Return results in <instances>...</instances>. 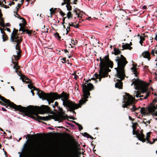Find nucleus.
I'll use <instances>...</instances> for the list:
<instances>
[{"label":"nucleus","mask_w":157,"mask_h":157,"mask_svg":"<svg viewBox=\"0 0 157 157\" xmlns=\"http://www.w3.org/2000/svg\"><path fill=\"white\" fill-rule=\"evenodd\" d=\"M2 109L3 111H6V109L3 107H2Z\"/></svg>","instance_id":"nucleus-38"},{"label":"nucleus","mask_w":157,"mask_h":157,"mask_svg":"<svg viewBox=\"0 0 157 157\" xmlns=\"http://www.w3.org/2000/svg\"><path fill=\"white\" fill-rule=\"evenodd\" d=\"M135 79L131 84V86L134 84L136 86V90H138L141 91L140 93L138 91L136 93V97L137 98L140 97L139 99L141 100L142 99H146L149 96L150 93L146 86V83L143 81L140 80L138 78Z\"/></svg>","instance_id":"nucleus-5"},{"label":"nucleus","mask_w":157,"mask_h":157,"mask_svg":"<svg viewBox=\"0 0 157 157\" xmlns=\"http://www.w3.org/2000/svg\"><path fill=\"white\" fill-rule=\"evenodd\" d=\"M155 141H157V139H154L153 140V143H154Z\"/></svg>","instance_id":"nucleus-49"},{"label":"nucleus","mask_w":157,"mask_h":157,"mask_svg":"<svg viewBox=\"0 0 157 157\" xmlns=\"http://www.w3.org/2000/svg\"><path fill=\"white\" fill-rule=\"evenodd\" d=\"M143 56L146 58H147L148 60H149L150 59V54L148 51H146L143 52L142 53Z\"/></svg>","instance_id":"nucleus-14"},{"label":"nucleus","mask_w":157,"mask_h":157,"mask_svg":"<svg viewBox=\"0 0 157 157\" xmlns=\"http://www.w3.org/2000/svg\"><path fill=\"white\" fill-rule=\"evenodd\" d=\"M142 8L144 9H146L147 8V7L145 6H143Z\"/></svg>","instance_id":"nucleus-41"},{"label":"nucleus","mask_w":157,"mask_h":157,"mask_svg":"<svg viewBox=\"0 0 157 157\" xmlns=\"http://www.w3.org/2000/svg\"><path fill=\"white\" fill-rule=\"evenodd\" d=\"M75 124L77 125L78 126V125H79V124H78V123L76 122V123H75Z\"/></svg>","instance_id":"nucleus-50"},{"label":"nucleus","mask_w":157,"mask_h":157,"mask_svg":"<svg viewBox=\"0 0 157 157\" xmlns=\"http://www.w3.org/2000/svg\"><path fill=\"white\" fill-rule=\"evenodd\" d=\"M55 36L56 38L59 40L61 38V37L59 36V34L57 33L55 34Z\"/></svg>","instance_id":"nucleus-27"},{"label":"nucleus","mask_w":157,"mask_h":157,"mask_svg":"<svg viewBox=\"0 0 157 157\" xmlns=\"http://www.w3.org/2000/svg\"><path fill=\"white\" fill-rule=\"evenodd\" d=\"M78 129L80 131L82 129V127L81 125L80 124L79 125H78Z\"/></svg>","instance_id":"nucleus-31"},{"label":"nucleus","mask_w":157,"mask_h":157,"mask_svg":"<svg viewBox=\"0 0 157 157\" xmlns=\"http://www.w3.org/2000/svg\"><path fill=\"white\" fill-rule=\"evenodd\" d=\"M123 97L124 101L123 102L124 103L122 105V106L124 108L127 107L128 106L132 104L134 100V98L128 94L126 93L125 95Z\"/></svg>","instance_id":"nucleus-8"},{"label":"nucleus","mask_w":157,"mask_h":157,"mask_svg":"<svg viewBox=\"0 0 157 157\" xmlns=\"http://www.w3.org/2000/svg\"><path fill=\"white\" fill-rule=\"evenodd\" d=\"M45 27V25H42L40 27V28H41L42 29H43Z\"/></svg>","instance_id":"nucleus-42"},{"label":"nucleus","mask_w":157,"mask_h":157,"mask_svg":"<svg viewBox=\"0 0 157 157\" xmlns=\"http://www.w3.org/2000/svg\"><path fill=\"white\" fill-rule=\"evenodd\" d=\"M140 41L139 42L140 43L141 45H142L143 41L144 40V38L142 36H140Z\"/></svg>","instance_id":"nucleus-22"},{"label":"nucleus","mask_w":157,"mask_h":157,"mask_svg":"<svg viewBox=\"0 0 157 157\" xmlns=\"http://www.w3.org/2000/svg\"><path fill=\"white\" fill-rule=\"evenodd\" d=\"M76 75V72H74V73L73 74H72V75Z\"/></svg>","instance_id":"nucleus-55"},{"label":"nucleus","mask_w":157,"mask_h":157,"mask_svg":"<svg viewBox=\"0 0 157 157\" xmlns=\"http://www.w3.org/2000/svg\"><path fill=\"white\" fill-rule=\"evenodd\" d=\"M22 28L20 27V28L19 29V31H22Z\"/></svg>","instance_id":"nucleus-48"},{"label":"nucleus","mask_w":157,"mask_h":157,"mask_svg":"<svg viewBox=\"0 0 157 157\" xmlns=\"http://www.w3.org/2000/svg\"><path fill=\"white\" fill-rule=\"evenodd\" d=\"M62 120L61 119L59 118H57L55 120V121H58L59 123L62 122Z\"/></svg>","instance_id":"nucleus-32"},{"label":"nucleus","mask_w":157,"mask_h":157,"mask_svg":"<svg viewBox=\"0 0 157 157\" xmlns=\"http://www.w3.org/2000/svg\"><path fill=\"white\" fill-rule=\"evenodd\" d=\"M39 97L41 98L43 100H46L49 105L51 103H52L55 100L61 99L63 101V105L67 107L70 111L74 112V110L80 107L79 104H75L73 102L69 101V95L64 92H63L60 95L56 93H53L51 92L50 93L45 94L42 92H41L40 95H39Z\"/></svg>","instance_id":"nucleus-1"},{"label":"nucleus","mask_w":157,"mask_h":157,"mask_svg":"<svg viewBox=\"0 0 157 157\" xmlns=\"http://www.w3.org/2000/svg\"><path fill=\"white\" fill-rule=\"evenodd\" d=\"M70 29V27H69V26L67 27V29H66V30H67V33H68V31L67 30V29H69V30Z\"/></svg>","instance_id":"nucleus-45"},{"label":"nucleus","mask_w":157,"mask_h":157,"mask_svg":"<svg viewBox=\"0 0 157 157\" xmlns=\"http://www.w3.org/2000/svg\"><path fill=\"white\" fill-rule=\"evenodd\" d=\"M65 4V2H63V3H62V4H61V5L62 6H63V5L64 4Z\"/></svg>","instance_id":"nucleus-57"},{"label":"nucleus","mask_w":157,"mask_h":157,"mask_svg":"<svg viewBox=\"0 0 157 157\" xmlns=\"http://www.w3.org/2000/svg\"><path fill=\"white\" fill-rule=\"evenodd\" d=\"M75 42L74 40H72L71 39V43L70 44H69L70 46H69V47H70V46L71 48L73 47V46H71V44H73V45H74L75 44Z\"/></svg>","instance_id":"nucleus-28"},{"label":"nucleus","mask_w":157,"mask_h":157,"mask_svg":"<svg viewBox=\"0 0 157 157\" xmlns=\"http://www.w3.org/2000/svg\"><path fill=\"white\" fill-rule=\"evenodd\" d=\"M31 93H32V95L33 96H34V93L33 92L32 90H31Z\"/></svg>","instance_id":"nucleus-44"},{"label":"nucleus","mask_w":157,"mask_h":157,"mask_svg":"<svg viewBox=\"0 0 157 157\" xmlns=\"http://www.w3.org/2000/svg\"><path fill=\"white\" fill-rule=\"evenodd\" d=\"M18 30L14 28L11 34L10 40L12 42H17V44L15 46V49L16 51L15 54L13 56L14 58H16L17 57L19 58L20 57V54L21 53V51L19 48V45L22 41L20 37L18 36L17 33Z\"/></svg>","instance_id":"nucleus-6"},{"label":"nucleus","mask_w":157,"mask_h":157,"mask_svg":"<svg viewBox=\"0 0 157 157\" xmlns=\"http://www.w3.org/2000/svg\"><path fill=\"white\" fill-rule=\"evenodd\" d=\"M135 134L136 136V137L138 138V139L142 141L143 142H144L146 140L144 138V135L141 132H140V133H138L137 132H136L135 133L134 132V130H133V134L134 135Z\"/></svg>","instance_id":"nucleus-10"},{"label":"nucleus","mask_w":157,"mask_h":157,"mask_svg":"<svg viewBox=\"0 0 157 157\" xmlns=\"http://www.w3.org/2000/svg\"><path fill=\"white\" fill-rule=\"evenodd\" d=\"M155 108L156 106L154 104L148 107L147 109H146L144 108H141L140 111L141 114H148L147 113V111L149 113H153Z\"/></svg>","instance_id":"nucleus-9"},{"label":"nucleus","mask_w":157,"mask_h":157,"mask_svg":"<svg viewBox=\"0 0 157 157\" xmlns=\"http://www.w3.org/2000/svg\"><path fill=\"white\" fill-rule=\"evenodd\" d=\"M21 80H22V82H24V79H23V78H22V79H21Z\"/></svg>","instance_id":"nucleus-62"},{"label":"nucleus","mask_w":157,"mask_h":157,"mask_svg":"<svg viewBox=\"0 0 157 157\" xmlns=\"http://www.w3.org/2000/svg\"><path fill=\"white\" fill-rule=\"evenodd\" d=\"M122 47L123 50L124 49L131 50L132 48V47L130 46L129 44H125L123 45Z\"/></svg>","instance_id":"nucleus-15"},{"label":"nucleus","mask_w":157,"mask_h":157,"mask_svg":"<svg viewBox=\"0 0 157 157\" xmlns=\"http://www.w3.org/2000/svg\"><path fill=\"white\" fill-rule=\"evenodd\" d=\"M115 60L117 63V67L115 68V69L117 71V77L120 79V80L117 79V82L115 84V87L121 89L122 88V82L121 80L123 79L125 76L124 68L128 62L126 58L122 55L117 57Z\"/></svg>","instance_id":"nucleus-3"},{"label":"nucleus","mask_w":157,"mask_h":157,"mask_svg":"<svg viewBox=\"0 0 157 157\" xmlns=\"http://www.w3.org/2000/svg\"><path fill=\"white\" fill-rule=\"evenodd\" d=\"M91 79H92L93 80H94L95 81V83H96L97 82V81L95 79V78H91Z\"/></svg>","instance_id":"nucleus-37"},{"label":"nucleus","mask_w":157,"mask_h":157,"mask_svg":"<svg viewBox=\"0 0 157 157\" xmlns=\"http://www.w3.org/2000/svg\"><path fill=\"white\" fill-rule=\"evenodd\" d=\"M137 66V65L136 64H133L132 67L131 68V70L132 72H133L134 75L135 77H137L138 74L136 68V67Z\"/></svg>","instance_id":"nucleus-12"},{"label":"nucleus","mask_w":157,"mask_h":157,"mask_svg":"<svg viewBox=\"0 0 157 157\" xmlns=\"http://www.w3.org/2000/svg\"><path fill=\"white\" fill-rule=\"evenodd\" d=\"M60 13L62 16H64L65 15V14L62 11H60Z\"/></svg>","instance_id":"nucleus-33"},{"label":"nucleus","mask_w":157,"mask_h":157,"mask_svg":"<svg viewBox=\"0 0 157 157\" xmlns=\"http://www.w3.org/2000/svg\"><path fill=\"white\" fill-rule=\"evenodd\" d=\"M140 108L139 107L137 108H136L134 105H132V107L130 109L132 112H135L136 110H138Z\"/></svg>","instance_id":"nucleus-18"},{"label":"nucleus","mask_w":157,"mask_h":157,"mask_svg":"<svg viewBox=\"0 0 157 157\" xmlns=\"http://www.w3.org/2000/svg\"><path fill=\"white\" fill-rule=\"evenodd\" d=\"M66 7L67 8V10L68 11H71L72 9V7L70 5L69 3H68L67 4L66 6Z\"/></svg>","instance_id":"nucleus-23"},{"label":"nucleus","mask_w":157,"mask_h":157,"mask_svg":"<svg viewBox=\"0 0 157 157\" xmlns=\"http://www.w3.org/2000/svg\"><path fill=\"white\" fill-rule=\"evenodd\" d=\"M78 77V76L77 75H75L74 76V78L75 79H77Z\"/></svg>","instance_id":"nucleus-34"},{"label":"nucleus","mask_w":157,"mask_h":157,"mask_svg":"<svg viewBox=\"0 0 157 157\" xmlns=\"http://www.w3.org/2000/svg\"><path fill=\"white\" fill-rule=\"evenodd\" d=\"M41 107V109L45 112H48L49 111V107L48 105H42Z\"/></svg>","instance_id":"nucleus-16"},{"label":"nucleus","mask_w":157,"mask_h":157,"mask_svg":"<svg viewBox=\"0 0 157 157\" xmlns=\"http://www.w3.org/2000/svg\"><path fill=\"white\" fill-rule=\"evenodd\" d=\"M0 130L1 131H3V130L2 128H0Z\"/></svg>","instance_id":"nucleus-63"},{"label":"nucleus","mask_w":157,"mask_h":157,"mask_svg":"<svg viewBox=\"0 0 157 157\" xmlns=\"http://www.w3.org/2000/svg\"><path fill=\"white\" fill-rule=\"evenodd\" d=\"M75 27L76 28H77L78 27V26L77 25H76V26H75Z\"/></svg>","instance_id":"nucleus-64"},{"label":"nucleus","mask_w":157,"mask_h":157,"mask_svg":"<svg viewBox=\"0 0 157 157\" xmlns=\"http://www.w3.org/2000/svg\"><path fill=\"white\" fill-rule=\"evenodd\" d=\"M153 115H155L156 116H157V113H154Z\"/></svg>","instance_id":"nucleus-56"},{"label":"nucleus","mask_w":157,"mask_h":157,"mask_svg":"<svg viewBox=\"0 0 157 157\" xmlns=\"http://www.w3.org/2000/svg\"><path fill=\"white\" fill-rule=\"evenodd\" d=\"M12 5L14 4V2H12L11 3Z\"/></svg>","instance_id":"nucleus-61"},{"label":"nucleus","mask_w":157,"mask_h":157,"mask_svg":"<svg viewBox=\"0 0 157 157\" xmlns=\"http://www.w3.org/2000/svg\"><path fill=\"white\" fill-rule=\"evenodd\" d=\"M58 105V103L57 101H56L55 102L54 105H53L52 106L53 108H55V106H57Z\"/></svg>","instance_id":"nucleus-30"},{"label":"nucleus","mask_w":157,"mask_h":157,"mask_svg":"<svg viewBox=\"0 0 157 157\" xmlns=\"http://www.w3.org/2000/svg\"><path fill=\"white\" fill-rule=\"evenodd\" d=\"M93 87V84L90 83L87 84V85H83V95L84 99L80 100L79 101V104L80 105H82L87 101V100L86 99L88 98V96L90 94L89 91L91 90Z\"/></svg>","instance_id":"nucleus-7"},{"label":"nucleus","mask_w":157,"mask_h":157,"mask_svg":"<svg viewBox=\"0 0 157 157\" xmlns=\"http://www.w3.org/2000/svg\"><path fill=\"white\" fill-rule=\"evenodd\" d=\"M67 17L68 19H69L71 17H72L71 16V13L70 12H68L67 14Z\"/></svg>","instance_id":"nucleus-26"},{"label":"nucleus","mask_w":157,"mask_h":157,"mask_svg":"<svg viewBox=\"0 0 157 157\" xmlns=\"http://www.w3.org/2000/svg\"><path fill=\"white\" fill-rule=\"evenodd\" d=\"M100 62L99 65L100 69L99 71V74L98 75L95 74L94 75L95 78H98L100 81L102 78H104L107 76L108 72L111 71V70L109 69V67L112 68L113 63L112 62L109 60L108 56H105L102 59L101 57H100Z\"/></svg>","instance_id":"nucleus-4"},{"label":"nucleus","mask_w":157,"mask_h":157,"mask_svg":"<svg viewBox=\"0 0 157 157\" xmlns=\"http://www.w3.org/2000/svg\"><path fill=\"white\" fill-rule=\"evenodd\" d=\"M66 18V17H65L63 18V22L65 21V19Z\"/></svg>","instance_id":"nucleus-52"},{"label":"nucleus","mask_w":157,"mask_h":157,"mask_svg":"<svg viewBox=\"0 0 157 157\" xmlns=\"http://www.w3.org/2000/svg\"><path fill=\"white\" fill-rule=\"evenodd\" d=\"M58 109L61 115L64 114V112L63 111L62 108L59 107Z\"/></svg>","instance_id":"nucleus-24"},{"label":"nucleus","mask_w":157,"mask_h":157,"mask_svg":"<svg viewBox=\"0 0 157 157\" xmlns=\"http://www.w3.org/2000/svg\"><path fill=\"white\" fill-rule=\"evenodd\" d=\"M27 79V81H26V82H29V79L28 78H27V79Z\"/></svg>","instance_id":"nucleus-47"},{"label":"nucleus","mask_w":157,"mask_h":157,"mask_svg":"<svg viewBox=\"0 0 157 157\" xmlns=\"http://www.w3.org/2000/svg\"><path fill=\"white\" fill-rule=\"evenodd\" d=\"M11 88L13 89V90H14V88L12 86H11Z\"/></svg>","instance_id":"nucleus-59"},{"label":"nucleus","mask_w":157,"mask_h":157,"mask_svg":"<svg viewBox=\"0 0 157 157\" xmlns=\"http://www.w3.org/2000/svg\"><path fill=\"white\" fill-rule=\"evenodd\" d=\"M114 54L115 55H117L121 53V51L118 49H116L114 48Z\"/></svg>","instance_id":"nucleus-21"},{"label":"nucleus","mask_w":157,"mask_h":157,"mask_svg":"<svg viewBox=\"0 0 157 157\" xmlns=\"http://www.w3.org/2000/svg\"><path fill=\"white\" fill-rule=\"evenodd\" d=\"M16 15H17V16L15 15L16 17H17L19 18L20 19H21L22 21V23H20L19 24V26L21 28L23 27V28H25V25H26V22H25V19H24L23 18L20 17L19 15L18 14H16Z\"/></svg>","instance_id":"nucleus-11"},{"label":"nucleus","mask_w":157,"mask_h":157,"mask_svg":"<svg viewBox=\"0 0 157 157\" xmlns=\"http://www.w3.org/2000/svg\"><path fill=\"white\" fill-rule=\"evenodd\" d=\"M26 0L27 1V4L28 5V3H29V0Z\"/></svg>","instance_id":"nucleus-58"},{"label":"nucleus","mask_w":157,"mask_h":157,"mask_svg":"<svg viewBox=\"0 0 157 157\" xmlns=\"http://www.w3.org/2000/svg\"><path fill=\"white\" fill-rule=\"evenodd\" d=\"M151 53L152 55H153V56H155V52L154 50V49H153L152 50Z\"/></svg>","instance_id":"nucleus-35"},{"label":"nucleus","mask_w":157,"mask_h":157,"mask_svg":"<svg viewBox=\"0 0 157 157\" xmlns=\"http://www.w3.org/2000/svg\"><path fill=\"white\" fill-rule=\"evenodd\" d=\"M128 118H129V119L130 120H132V117H131L130 116H128Z\"/></svg>","instance_id":"nucleus-43"},{"label":"nucleus","mask_w":157,"mask_h":157,"mask_svg":"<svg viewBox=\"0 0 157 157\" xmlns=\"http://www.w3.org/2000/svg\"><path fill=\"white\" fill-rule=\"evenodd\" d=\"M3 3H4L5 4L6 3V2H5V0H3V1L2 2V4H4Z\"/></svg>","instance_id":"nucleus-39"},{"label":"nucleus","mask_w":157,"mask_h":157,"mask_svg":"<svg viewBox=\"0 0 157 157\" xmlns=\"http://www.w3.org/2000/svg\"><path fill=\"white\" fill-rule=\"evenodd\" d=\"M150 132H149L147 133L146 134L147 143H149L150 144H152L154 143H153V142L152 143H151V142H150L149 141V140L148 139V138L150 137Z\"/></svg>","instance_id":"nucleus-17"},{"label":"nucleus","mask_w":157,"mask_h":157,"mask_svg":"<svg viewBox=\"0 0 157 157\" xmlns=\"http://www.w3.org/2000/svg\"><path fill=\"white\" fill-rule=\"evenodd\" d=\"M69 26H72L73 27H75V25H74L73 24V23L72 22L71 23V24H69Z\"/></svg>","instance_id":"nucleus-36"},{"label":"nucleus","mask_w":157,"mask_h":157,"mask_svg":"<svg viewBox=\"0 0 157 157\" xmlns=\"http://www.w3.org/2000/svg\"><path fill=\"white\" fill-rule=\"evenodd\" d=\"M155 39L157 41V35L155 36Z\"/></svg>","instance_id":"nucleus-54"},{"label":"nucleus","mask_w":157,"mask_h":157,"mask_svg":"<svg viewBox=\"0 0 157 157\" xmlns=\"http://www.w3.org/2000/svg\"><path fill=\"white\" fill-rule=\"evenodd\" d=\"M7 31L9 32H10V29L9 28H7Z\"/></svg>","instance_id":"nucleus-51"},{"label":"nucleus","mask_w":157,"mask_h":157,"mask_svg":"<svg viewBox=\"0 0 157 157\" xmlns=\"http://www.w3.org/2000/svg\"><path fill=\"white\" fill-rule=\"evenodd\" d=\"M66 59L65 58H63V61H65L66 60Z\"/></svg>","instance_id":"nucleus-53"},{"label":"nucleus","mask_w":157,"mask_h":157,"mask_svg":"<svg viewBox=\"0 0 157 157\" xmlns=\"http://www.w3.org/2000/svg\"><path fill=\"white\" fill-rule=\"evenodd\" d=\"M24 1V0H21L20 1L21 3H18L17 5V6L18 7V8H19L21 5L23 4V2Z\"/></svg>","instance_id":"nucleus-29"},{"label":"nucleus","mask_w":157,"mask_h":157,"mask_svg":"<svg viewBox=\"0 0 157 157\" xmlns=\"http://www.w3.org/2000/svg\"><path fill=\"white\" fill-rule=\"evenodd\" d=\"M22 31L23 33L26 32L28 34H30L31 33V32L29 30L26 29H25V28H23V27L22 28Z\"/></svg>","instance_id":"nucleus-19"},{"label":"nucleus","mask_w":157,"mask_h":157,"mask_svg":"<svg viewBox=\"0 0 157 157\" xmlns=\"http://www.w3.org/2000/svg\"><path fill=\"white\" fill-rule=\"evenodd\" d=\"M0 99L4 103L7 104L10 107L16 110L24 113L25 115L33 118L38 120L47 121L48 120L47 117H42L38 115L36 109L33 108L31 106L27 107H23L20 105H17L13 102H11L8 99H7L2 96L0 97Z\"/></svg>","instance_id":"nucleus-2"},{"label":"nucleus","mask_w":157,"mask_h":157,"mask_svg":"<svg viewBox=\"0 0 157 157\" xmlns=\"http://www.w3.org/2000/svg\"><path fill=\"white\" fill-rule=\"evenodd\" d=\"M0 104H1V105H4V104L2 103V102H1L0 103Z\"/></svg>","instance_id":"nucleus-60"},{"label":"nucleus","mask_w":157,"mask_h":157,"mask_svg":"<svg viewBox=\"0 0 157 157\" xmlns=\"http://www.w3.org/2000/svg\"><path fill=\"white\" fill-rule=\"evenodd\" d=\"M65 53L68 52V51L67 50H64Z\"/></svg>","instance_id":"nucleus-46"},{"label":"nucleus","mask_w":157,"mask_h":157,"mask_svg":"<svg viewBox=\"0 0 157 157\" xmlns=\"http://www.w3.org/2000/svg\"><path fill=\"white\" fill-rule=\"evenodd\" d=\"M3 19L2 18H1V21H0V25L2 26V27L5 26V25L4 23Z\"/></svg>","instance_id":"nucleus-25"},{"label":"nucleus","mask_w":157,"mask_h":157,"mask_svg":"<svg viewBox=\"0 0 157 157\" xmlns=\"http://www.w3.org/2000/svg\"><path fill=\"white\" fill-rule=\"evenodd\" d=\"M156 101H157V99H154V100L153 101V104L155 103Z\"/></svg>","instance_id":"nucleus-40"},{"label":"nucleus","mask_w":157,"mask_h":157,"mask_svg":"<svg viewBox=\"0 0 157 157\" xmlns=\"http://www.w3.org/2000/svg\"><path fill=\"white\" fill-rule=\"evenodd\" d=\"M28 86L29 88H30V89H33L34 90H36L37 91V92L36 93V94L38 95V96H39V95H40L41 93V92H42L43 93H44L43 92L41 91L40 93V90L37 89L36 87L33 86L32 84H30L28 85Z\"/></svg>","instance_id":"nucleus-13"},{"label":"nucleus","mask_w":157,"mask_h":157,"mask_svg":"<svg viewBox=\"0 0 157 157\" xmlns=\"http://www.w3.org/2000/svg\"><path fill=\"white\" fill-rule=\"evenodd\" d=\"M82 135L85 137H86L87 138H92V137L90 136L89 134H88L86 132H84L82 133Z\"/></svg>","instance_id":"nucleus-20"}]
</instances>
